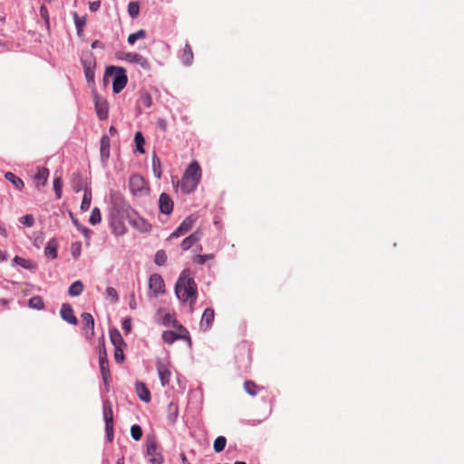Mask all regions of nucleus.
I'll return each mask as SVG.
<instances>
[{
    "instance_id": "48",
    "label": "nucleus",
    "mask_w": 464,
    "mask_h": 464,
    "mask_svg": "<svg viewBox=\"0 0 464 464\" xmlns=\"http://www.w3.org/2000/svg\"><path fill=\"white\" fill-rule=\"evenodd\" d=\"M106 294L109 297L111 298L113 303H117L119 301L118 293L115 288L109 286L106 288Z\"/></svg>"
},
{
    "instance_id": "11",
    "label": "nucleus",
    "mask_w": 464,
    "mask_h": 464,
    "mask_svg": "<svg viewBox=\"0 0 464 464\" xmlns=\"http://www.w3.org/2000/svg\"><path fill=\"white\" fill-rule=\"evenodd\" d=\"M127 62L139 64L144 70H150V64L147 58L137 53H126L121 57Z\"/></svg>"
},
{
    "instance_id": "14",
    "label": "nucleus",
    "mask_w": 464,
    "mask_h": 464,
    "mask_svg": "<svg viewBox=\"0 0 464 464\" xmlns=\"http://www.w3.org/2000/svg\"><path fill=\"white\" fill-rule=\"evenodd\" d=\"M159 208L161 213L170 214L173 210V201L166 193H161L159 198Z\"/></svg>"
},
{
    "instance_id": "29",
    "label": "nucleus",
    "mask_w": 464,
    "mask_h": 464,
    "mask_svg": "<svg viewBox=\"0 0 464 464\" xmlns=\"http://www.w3.org/2000/svg\"><path fill=\"white\" fill-rule=\"evenodd\" d=\"M83 291V285L80 280L73 282L68 290V293L71 296H78Z\"/></svg>"
},
{
    "instance_id": "17",
    "label": "nucleus",
    "mask_w": 464,
    "mask_h": 464,
    "mask_svg": "<svg viewBox=\"0 0 464 464\" xmlns=\"http://www.w3.org/2000/svg\"><path fill=\"white\" fill-rule=\"evenodd\" d=\"M183 176L199 182L201 178V169L198 163L196 161L190 163Z\"/></svg>"
},
{
    "instance_id": "6",
    "label": "nucleus",
    "mask_w": 464,
    "mask_h": 464,
    "mask_svg": "<svg viewBox=\"0 0 464 464\" xmlns=\"http://www.w3.org/2000/svg\"><path fill=\"white\" fill-rule=\"evenodd\" d=\"M103 418L107 436L109 440H111L113 433V411L112 405L109 401H103Z\"/></svg>"
},
{
    "instance_id": "61",
    "label": "nucleus",
    "mask_w": 464,
    "mask_h": 464,
    "mask_svg": "<svg viewBox=\"0 0 464 464\" xmlns=\"http://www.w3.org/2000/svg\"><path fill=\"white\" fill-rule=\"evenodd\" d=\"M81 230L82 231V233L85 235V236H88V234L90 233V230L87 228V227H81Z\"/></svg>"
},
{
    "instance_id": "59",
    "label": "nucleus",
    "mask_w": 464,
    "mask_h": 464,
    "mask_svg": "<svg viewBox=\"0 0 464 464\" xmlns=\"http://www.w3.org/2000/svg\"><path fill=\"white\" fill-rule=\"evenodd\" d=\"M180 458H181V460H182L183 464H189V462L188 461V459L186 458V455L184 453L180 454Z\"/></svg>"
},
{
    "instance_id": "12",
    "label": "nucleus",
    "mask_w": 464,
    "mask_h": 464,
    "mask_svg": "<svg viewBox=\"0 0 464 464\" xmlns=\"http://www.w3.org/2000/svg\"><path fill=\"white\" fill-rule=\"evenodd\" d=\"M82 320L86 337L92 338L94 334V319L92 315L89 313H83L82 314Z\"/></svg>"
},
{
    "instance_id": "28",
    "label": "nucleus",
    "mask_w": 464,
    "mask_h": 464,
    "mask_svg": "<svg viewBox=\"0 0 464 464\" xmlns=\"http://www.w3.org/2000/svg\"><path fill=\"white\" fill-rule=\"evenodd\" d=\"M92 203V190L88 188H84V194L81 204V209L87 211L90 208Z\"/></svg>"
},
{
    "instance_id": "58",
    "label": "nucleus",
    "mask_w": 464,
    "mask_h": 464,
    "mask_svg": "<svg viewBox=\"0 0 464 464\" xmlns=\"http://www.w3.org/2000/svg\"><path fill=\"white\" fill-rule=\"evenodd\" d=\"M102 45V44L98 40L93 41L92 44V48L101 47Z\"/></svg>"
},
{
    "instance_id": "22",
    "label": "nucleus",
    "mask_w": 464,
    "mask_h": 464,
    "mask_svg": "<svg viewBox=\"0 0 464 464\" xmlns=\"http://www.w3.org/2000/svg\"><path fill=\"white\" fill-rule=\"evenodd\" d=\"M180 57H181L182 63L185 65L189 66L192 64L193 59H194V54H193V51H192V48L189 44H185Z\"/></svg>"
},
{
    "instance_id": "26",
    "label": "nucleus",
    "mask_w": 464,
    "mask_h": 464,
    "mask_svg": "<svg viewBox=\"0 0 464 464\" xmlns=\"http://www.w3.org/2000/svg\"><path fill=\"white\" fill-rule=\"evenodd\" d=\"M83 69H84V74L85 78L88 82H94V65L92 63L89 62H83Z\"/></svg>"
},
{
    "instance_id": "38",
    "label": "nucleus",
    "mask_w": 464,
    "mask_h": 464,
    "mask_svg": "<svg viewBox=\"0 0 464 464\" xmlns=\"http://www.w3.org/2000/svg\"><path fill=\"white\" fill-rule=\"evenodd\" d=\"M102 220V215H101V211L98 208H94L92 210V213H91V216H90V218H89V222L92 224V225H97L101 222Z\"/></svg>"
},
{
    "instance_id": "52",
    "label": "nucleus",
    "mask_w": 464,
    "mask_h": 464,
    "mask_svg": "<svg viewBox=\"0 0 464 464\" xmlns=\"http://www.w3.org/2000/svg\"><path fill=\"white\" fill-rule=\"evenodd\" d=\"M122 329L125 334H129L131 330V320L130 318H126L122 322Z\"/></svg>"
},
{
    "instance_id": "60",
    "label": "nucleus",
    "mask_w": 464,
    "mask_h": 464,
    "mask_svg": "<svg viewBox=\"0 0 464 464\" xmlns=\"http://www.w3.org/2000/svg\"><path fill=\"white\" fill-rule=\"evenodd\" d=\"M109 132H110L111 135H114V134L117 132V130H116L115 127L111 126V127H110V129H109Z\"/></svg>"
},
{
    "instance_id": "56",
    "label": "nucleus",
    "mask_w": 464,
    "mask_h": 464,
    "mask_svg": "<svg viewBox=\"0 0 464 464\" xmlns=\"http://www.w3.org/2000/svg\"><path fill=\"white\" fill-rule=\"evenodd\" d=\"M7 259V254L5 251L0 249V261H5Z\"/></svg>"
},
{
    "instance_id": "7",
    "label": "nucleus",
    "mask_w": 464,
    "mask_h": 464,
    "mask_svg": "<svg viewBox=\"0 0 464 464\" xmlns=\"http://www.w3.org/2000/svg\"><path fill=\"white\" fill-rule=\"evenodd\" d=\"M157 372L161 382L162 386H166L169 383L171 372H170V363L169 362H164L160 359L157 360L156 362Z\"/></svg>"
},
{
    "instance_id": "30",
    "label": "nucleus",
    "mask_w": 464,
    "mask_h": 464,
    "mask_svg": "<svg viewBox=\"0 0 464 464\" xmlns=\"http://www.w3.org/2000/svg\"><path fill=\"white\" fill-rule=\"evenodd\" d=\"M244 389L251 396L256 395L260 390L256 382L249 380L244 382Z\"/></svg>"
},
{
    "instance_id": "1",
    "label": "nucleus",
    "mask_w": 464,
    "mask_h": 464,
    "mask_svg": "<svg viewBox=\"0 0 464 464\" xmlns=\"http://www.w3.org/2000/svg\"><path fill=\"white\" fill-rule=\"evenodd\" d=\"M175 293L177 297L182 302H188L190 309L193 310V305L198 297V287L195 280L189 277L186 271H183L179 280L176 283Z\"/></svg>"
},
{
    "instance_id": "19",
    "label": "nucleus",
    "mask_w": 464,
    "mask_h": 464,
    "mask_svg": "<svg viewBox=\"0 0 464 464\" xmlns=\"http://www.w3.org/2000/svg\"><path fill=\"white\" fill-rule=\"evenodd\" d=\"M99 365L103 382L105 385H109L111 382V372L108 358L99 359Z\"/></svg>"
},
{
    "instance_id": "64",
    "label": "nucleus",
    "mask_w": 464,
    "mask_h": 464,
    "mask_svg": "<svg viewBox=\"0 0 464 464\" xmlns=\"http://www.w3.org/2000/svg\"><path fill=\"white\" fill-rule=\"evenodd\" d=\"M5 16H0V22H5Z\"/></svg>"
},
{
    "instance_id": "27",
    "label": "nucleus",
    "mask_w": 464,
    "mask_h": 464,
    "mask_svg": "<svg viewBox=\"0 0 464 464\" xmlns=\"http://www.w3.org/2000/svg\"><path fill=\"white\" fill-rule=\"evenodd\" d=\"M5 178L13 183L17 189H22L24 186V181L12 172H6Z\"/></svg>"
},
{
    "instance_id": "53",
    "label": "nucleus",
    "mask_w": 464,
    "mask_h": 464,
    "mask_svg": "<svg viewBox=\"0 0 464 464\" xmlns=\"http://www.w3.org/2000/svg\"><path fill=\"white\" fill-rule=\"evenodd\" d=\"M40 14L44 19L45 23L48 24H49V14H48V9L46 8L45 5H42L40 7Z\"/></svg>"
},
{
    "instance_id": "34",
    "label": "nucleus",
    "mask_w": 464,
    "mask_h": 464,
    "mask_svg": "<svg viewBox=\"0 0 464 464\" xmlns=\"http://www.w3.org/2000/svg\"><path fill=\"white\" fill-rule=\"evenodd\" d=\"M227 444V439L224 436H218L214 441V450L216 452H221L224 450Z\"/></svg>"
},
{
    "instance_id": "32",
    "label": "nucleus",
    "mask_w": 464,
    "mask_h": 464,
    "mask_svg": "<svg viewBox=\"0 0 464 464\" xmlns=\"http://www.w3.org/2000/svg\"><path fill=\"white\" fill-rule=\"evenodd\" d=\"M29 307L36 310H42L44 307L43 298L39 295L33 296L28 302Z\"/></svg>"
},
{
    "instance_id": "20",
    "label": "nucleus",
    "mask_w": 464,
    "mask_h": 464,
    "mask_svg": "<svg viewBox=\"0 0 464 464\" xmlns=\"http://www.w3.org/2000/svg\"><path fill=\"white\" fill-rule=\"evenodd\" d=\"M110 138L107 135H103L101 139L100 153L101 159L104 162L110 157Z\"/></svg>"
},
{
    "instance_id": "10",
    "label": "nucleus",
    "mask_w": 464,
    "mask_h": 464,
    "mask_svg": "<svg viewBox=\"0 0 464 464\" xmlns=\"http://www.w3.org/2000/svg\"><path fill=\"white\" fill-rule=\"evenodd\" d=\"M93 100L97 116L100 120H105L108 117V102L97 92H93Z\"/></svg>"
},
{
    "instance_id": "54",
    "label": "nucleus",
    "mask_w": 464,
    "mask_h": 464,
    "mask_svg": "<svg viewBox=\"0 0 464 464\" xmlns=\"http://www.w3.org/2000/svg\"><path fill=\"white\" fill-rule=\"evenodd\" d=\"M101 6V1H93V2H91L90 5H89V9L90 11L92 12H96Z\"/></svg>"
},
{
    "instance_id": "62",
    "label": "nucleus",
    "mask_w": 464,
    "mask_h": 464,
    "mask_svg": "<svg viewBox=\"0 0 464 464\" xmlns=\"http://www.w3.org/2000/svg\"><path fill=\"white\" fill-rule=\"evenodd\" d=\"M116 464H124V459L123 458H121L117 460V463Z\"/></svg>"
},
{
    "instance_id": "43",
    "label": "nucleus",
    "mask_w": 464,
    "mask_h": 464,
    "mask_svg": "<svg viewBox=\"0 0 464 464\" xmlns=\"http://www.w3.org/2000/svg\"><path fill=\"white\" fill-rule=\"evenodd\" d=\"M152 167H153L154 175L158 179H160L161 177L160 160L156 155H154L152 158Z\"/></svg>"
},
{
    "instance_id": "41",
    "label": "nucleus",
    "mask_w": 464,
    "mask_h": 464,
    "mask_svg": "<svg viewBox=\"0 0 464 464\" xmlns=\"http://www.w3.org/2000/svg\"><path fill=\"white\" fill-rule=\"evenodd\" d=\"M140 104H141L145 108H150L152 105V98L149 92H144L140 95Z\"/></svg>"
},
{
    "instance_id": "46",
    "label": "nucleus",
    "mask_w": 464,
    "mask_h": 464,
    "mask_svg": "<svg viewBox=\"0 0 464 464\" xmlns=\"http://www.w3.org/2000/svg\"><path fill=\"white\" fill-rule=\"evenodd\" d=\"M98 351H99V359L108 358L106 348H105V342H104L103 337H102L99 340Z\"/></svg>"
},
{
    "instance_id": "15",
    "label": "nucleus",
    "mask_w": 464,
    "mask_h": 464,
    "mask_svg": "<svg viewBox=\"0 0 464 464\" xmlns=\"http://www.w3.org/2000/svg\"><path fill=\"white\" fill-rule=\"evenodd\" d=\"M202 237V232L197 229L194 233L184 238L180 244L182 250H188L192 246L198 242Z\"/></svg>"
},
{
    "instance_id": "35",
    "label": "nucleus",
    "mask_w": 464,
    "mask_h": 464,
    "mask_svg": "<svg viewBox=\"0 0 464 464\" xmlns=\"http://www.w3.org/2000/svg\"><path fill=\"white\" fill-rule=\"evenodd\" d=\"M73 20H74V24H75V26L77 29V33H78V34H80L82 32L83 26L86 24V17L85 16L80 17L77 14V13H74Z\"/></svg>"
},
{
    "instance_id": "21",
    "label": "nucleus",
    "mask_w": 464,
    "mask_h": 464,
    "mask_svg": "<svg viewBox=\"0 0 464 464\" xmlns=\"http://www.w3.org/2000/svg\"><path fill=\"white\" fill-rule=\"evenodd\" d=\"M198 182L188 179V177H182L180 181V188L184 193H190L192 192L196 187L198 186Z\"/></svg>"
},
{
    "instance_id": "55",
    "label": "nucleus",
    "mask_w": 464,
    "mask_h": 464,
    "mask_svg": "<svg viewBox=\"0 0 464 464\" xmlns=\"http://www.w3.org/2000/svg\"><path fill=\"white\" fill-rule=\"evenodd\" d=\"M130 307L132 310L136 309V307H137V304H136L134 294L131 295V298H130Z\"/></svg>"
},
{
    "instance_id": "39",
    "label": "nucleus",
    "mask_w": 464,
    "mask_h": 464,
    "mask_svg": "<svg viewBox=\"0 0 464 464\" xmlns=\"http://www.w3.org/2000/svg\"><path fill=\"white\" fill-rule=\"evenodd\" d=\"M134 141L136 143L137 150L140 151V153H144L143 145L145 143V140H144V138H143L141 132H140V131L136 132L135 137H134Z\"/></svg>"
},
{
    "instance_id": "2",
    "label": "nucleus",
    "mask_w": 464,
    "mask_h": 464,
    "mask_svg": "<svg viewBox=\"0 0 464 464\" xmlns=\"http://www.w3.org/2000/svg\"><path fill=\"white\" fill-rule=\"evenodd\" d=\"M112 76V90L113 92L119 93L127 84L128 78L126 71L122 67L109 66L105 71L104 78Z\"/></svg>"
},
{
    "instance_id": "13",
    "label": "nucleus",
    "mask_w": 464,
    "mask_h": 464,
    "mask_svg": "<svg viewBox=\"0 0 464 464\" xmlns=\"http://www.w3.org/2000/svg\"><path fill=\"white\" fill-rule=\"evenodd\" d=\"M61 317L71 324L76 325L78 320L73 314V310L69 304H63L60 311Z\"/></svg>"
},
{
    "instance_id": "49",
    "label": "nucleus",
    "mask_w": 464,
    "mask_h": 464,
    "mask_svg": "<svg viewBox=\"0 0 464 464\" xmlns=\"http://www.w3.org/2000/svg\"><path fill=\"white\" fill-rule=\"evenodd\" d=\"M212 258H213V255H211V254L198 255L196 256L195 261H196V263H198L199 265H203L206 261L212 259Z\"/></svg>"
},
{
    "instance_id": "63",
    "label": "nucleus",
    "mask_w": 464,
    "mask_h": 464,
    "mask_svg": "<svg viewBox=\"0 0 464 464\" xmlns=\"http://www.w3.org/2000/svg\"><path fill=\"white\" fill-rule=\"evenodd\" d=\"M234 464H246V463L244 461H236Z\"/></svg>"
},
{
    "instance_id": "47",
    "label": "nucleus",
    "mask_w": 464,
    "mask_h": 464,
    "mask_svg": "<svg viewBox=\"0 0 464 464\" xmlns=\"http://www.w3.org/2000/svg\"><path fill=\"white\" fill-rule=\"evenodd\" d=\"M114 360L117 363H121L124 361L123 347H114Z\"/></svg>"
},
{
    "instance_id": "51",
    "label": "nucleus",
    "mask_w": 464,
    "mask_h": 464,
    "mask_svg": "<svg viewBox=\"0 0 464 464\" xmlns=\"http://www.w3.org/2000/svg\"><path fill=\"white\" fill-rule=\"evenodd\" d=\"M72 255L74 258L79 257L81 255V244L80 243H73L71 247Z\"/></svg>"
},
{
    "instance_id": "42",
    "label": "nucleus",
    "mask_w": 464,
    "mask_h": 464,
    "mask_svg": "<svg viewBox=\"0 0 464 464\" xmlns=\"http://www.w3.org/2000/svg\"><path fill=\"white\" fill-rule=\"evenodd\" d=\"M130 435L133 440H140L142 437V430L140 426L134 424L130 428Z\"/></svg>"
},
{
    "instance_id": "45",
    "label": "nucleus",
    "mask_w": 464,
    "mask_h": 464,
    "mask_svg": "<svg viewBox=\"0 0 464 464\" xmlns=\"http://www.w3.org/2000/svg\"><path fill=\"white\" fill-rule=\"evenodd\" d=\"M62 188H63L62 179L55 178L53 180V189H54L57 198H62Z\"/></svg>"
},
{
    "instance_id": "50",
    "label": "nucleus",
    "mask_w": 464,
    "mask_h": 464,
    "mask_svg": "<svg viewBox=\"0 0 464 464\" xmlns=\"http://www.w3.org/2000/svg\"><path fill=\"white\" fill-rule=\"evenodd\" d=\"M21 222L26 227H32L34 222V218L32 215H25L22 218Z\"/></svg>"
},
{
    "instance_id": "3",
    "label": "nucleus",
    "mask_w": 464,
    "mask_h": 464,
    "mask_svg": "<svg viewBox=\"0 0 464 464\" xmlns=\"http://www.w3.org/2000/svg\"><path fill=\"white\" fill-rule=\"evenodd\" d=\"M146 451L151 464H162L163 456L160 448L154 438H148L146 441Z\"/></svg>"
},
{
    "instance_id": "18",
    "label": "nucleus",
    "mask_w": 464,
    "mask_h": 464,
    "mask_svg": "<svg viewBox=\"0 0 464 464\" xmlns=\"http://www.w3.org/2000/svg\"><path fill=\"white\" fill-rule=\"evenodd\" d=\"M49 177V169L44 167L37 168L36 173L34 174V182L37 187L44 186Z\"/></svg>"
},
{
    "instance_id": "23",
    "label": "nucleus",
    "mask_w": 464,
    "mask_h": 464,
    "mask_svg": "<svg viewBox=\"0 0 464 464\" xmlns=\"http://www.w3.org/2000/svg\"><path fill=\"white\" fill-rule=\"evenodd\" d=\"M132 226L141 232H148L150 230L151 226L142 218H136L130 220Z\"/></svg>"
},
{
    "instance_id": "37",
    "label": "nucleus",
    "mask_w": 464,
    "mask_h": 464,
    "mask_svg": "<svg viewBox=\"0 0 464 464\" xmlns=\"http://www.w3.org/2000/svg\"><path fill=\"white\" fill-rule=\"evenodd\" d=\"M146 37V32L145 30L143 29H140L139 31H137L136 33L134 34H130L128 37V43L130 44H134V43L138 40V39H143Z\"/></svg>"
},
{
    "instance_id": "5",
    "label": "nucleus",
    "mask_w": 464,
    "mask_h": 464,
    "mask_svg": "<svg viewBox=\"0 0 464 464\" xmlns=\"http://www.w3.org/2000/svg\"><path fill=\"white\" fill-rule=\"evenodd\" d=\"M196 220L197 218L192 215L187 217L181 222V224L169 235L168 239H172L186 235L188 231H190L193 228Z\"/></svg>"
},
{
    "instance_id": "8",
    "label": "nucleus",
    "mask_w": 464,
    "mask_h": 464,
    "mask_svg": "<svg viewBox=\"0 0 464 464\" xmlns=\"http://www.w3.org/2000/svg\"><path fill=\"white\" fill-rule=\"evenodd\" d=\"M149 288L154 296H158L165 292V284L162 276L159 274H153L149 279Z\"/></svg>"
},
{
    "instance_id": "40",
    "label": "nucleus",
    "mask_w": 464,
    "mask_h": 464,
    "mask_svg": "<svg viewBox=\"0 0 464 464\" xmlns=\"http://www.w3.org/2000/svg\"><path fill=\"white\" fill-rule=\"evenodd\" d=\"M111 226L112 227L113 232L116 235H122L124 233V226L120 220L113 219L111 221Z\"/></svg>"
},
{
    "instance_id": "57",
    "label": "nucleus",
    "mask_w": 464,
    "mask_h": 464,
    "mask_svg": "<svg viewBox=\"0 0 464 464\" xmlns=\"http://www.w3.org/2000/svg\"><path fill=\"white\" fill-rule=\"evenodd\" d=\"M0 235H2L5 237H7V231L2 225H0Z\"/></svg>"
},
{
    "instance_id": "36",
    "label": "nucleus",
    "mask_w": 464,
    "mask_h": 464,
    "mask_svg": "<svg viewBox=\"0 0 464 464\" xmlns=\"http://www.w3.org/2000/svg\"><path fill=\"white\" fill-rule=\"evenodd\" d=\"M128 13L130 17L135 18L140 14V5L136 1L130 2L128 5Z\"/></svg>"
},
{
    "instance_id": "25",
    "label": "nucleus",
    "mask_w": 464,
    "mask_h": 464,
    "mask_svg": "<svg viewBox=\"0 0 464 464\" xmlns=\"http://www.w3.org/2000/svg\"><path fill=\"white\" fill-rule=\"evenodd\" d=\"M110 338L111 342L114 347H123L126 345L121 333L117 329H113L110 331Z\"/></svg>"
},
{
    "instance_id": "33",
    "label": "nucleus",
    "mask_w": 464,
    "mask_h": 464,
    "mask_svg": "<svg viewBox=\"0 0 464 464\" xmlns=\"http://www.w3.org/2000/svg\"><path fill=\"white\" fill-rule=\"evenodd\" d=\"M13 262L15 265H18V266H22L24 268H26V269H34V266L33 265L31 260L20 257L18 256H15L14 257Z\"/></svg>"
},
{
    "instance_id": "9",
    "label": "nucleus",
    "mask_w": 464,
    "mask_h": 464,
    "mask_svg": "<svg viewBox=\"0 0 464 464\" xmlns=\"http://www.w3.org/2000/svg\"><path fill=\"white\" fill-rule=\"evenodd\" d=\"M179 329L181 330L182 332H184V334H177V333H175L173 331H165V332H163L162 339H163L164 343H166L168 344H171V343H173L177 340L186 339V340H188V342L190 344L191 343V340H190V337L188 335V332L182 325H179Z\"/></svg>"
},
{
    "instance_id": "44",
    "label": "nucleus",
    "mask_w": 464,
    "mask_h": 464,
    "mask_svg": "<svg viewBox=\"0 0 464 464\" xmlns=\"http://www.w3.org/2000/svg\"><path fill=\"white\" fill-rule=\"evenodd\" d=\"M154 261L158 266H163L167 261V255L165 251L159 250L155 255Z\"/></svg>"
},
{
    "instance_id": "16",
    "label": "nucleus",
    "mask_w": 464,
    "mask_h": 464,
    "mask_svg": "<svg viewBox=\"0 0 464 464\" xmlns=\"http://www.w3.org/2000/svg\"><path fill=\"white\" fill-rule=\"evenodd\" d=\"M215 312L212 308H207L200 320V328L204 331L208 330L214 322Z\"/></svg>"
},
{
    "instance_id": "31",
    "label": "nucleus",
    "mask_w": 464,
    "mask_h": 464,
    "mask_svg": "<svg viewBox=\"0 0 464 464\" xmlns=\"http://www.w3.org/2000/svg\"><path fill=\"white\" fill-rule=\"evenodd\" d=\"M44 253L46 256H51L53 259L57 257V244L55 240L53 239L48 242L44 248Z\"/></svg>"
},
{
    "instance_id": "24",
    "label": "nucleus",
    "mask_w": 464,
    "mask_h": 464,
    "mask_svg": "<svg viewBox=\"0 0 464 464\" xmlns=\"http://www.w3.org/2000/svg\"><path fill=\"white\" fill-rule=\"evenodd\" d=\"M136 392L141 401L146 402L150 401V392L143 382L136 383Z\"/></svg>"
},
{
    "instance_id": "4",
    "label": "nucleus",
    "mask_w": 464,
    "mask_h": 464,
    "mask_svg": "<svg viewBox=\"0 0 464 464\" xmlns=\"http://www.w3.org/2000/svg\"><path fill=\"white\" fill-rule=\"evenodd\" d=\"M130 192L135 196H143L149 193L146 180L139 174L132 175L129 180Z\"/></svg>"
}]
</instances>
